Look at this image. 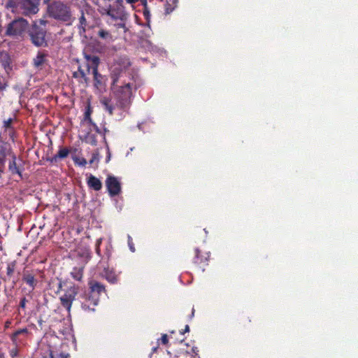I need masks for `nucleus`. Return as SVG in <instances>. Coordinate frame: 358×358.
<instances>
[{"label": "nucleus", "instance_id": "nucleus-16", "mask_svg": "<svg viewBox=\"0 0 358 358\" xmlns=\"http://www.w3.org/2000/svg\"><path fill=\"white\" fill-rule=\"evenodd\" d=\"M90 69H86L87 73L83 69H78L77 71L73 73V77L78 79L80 83H86L87 80V73H90Z\"/></svg>", "mask_w": 358, "mask_h": 358}, {"label": "nucleus", "instance_id": "nucleus-9", "mask_svg": "<svg viewBox=\"0 0 358 358\" xmlns=\"http://www.w3.org/2000/svg\"><path fill=\"white\" fill-rule=\"evenodd\" d=\"M87 285V292H89V294H91V296H93V298L96 299L97 301L99 302L100 296L102 294H105L106 292L104 285L94 279L89 280Z\"/></svg>", "mask_w": 358, "mask_h": 358}, {"label": "nucleus", "instance_id": "nucleus-41", "mask_svg": "<svg viewBox=\"0 0 358 358\" xmlns=\"http://www.w3.org/2000/svg\"><path fill=\"white\" fill-rule=\"evenodd\" d=\"M189 325H186L185 327V329L180 331V334H184L185 333L189 332Z\"/></svg>", "mask_w": 358, "mask_h": 358}, {"label": "nucleus", "instance_id": "nucleus-37", "mask_svg": "<svg viewBox=\"0 0 358 358\" xmlns=\"http://www.w3.org/2000/svg\"><path fill=\"white\" fill-rule=\"evenodd\" d=\"M27 299H26V297H23L20 302V307L22 309H25L26 308V303L27 302Z\"/></svg>", "mask_w": 358, "mask_h": 358}, {"label": "nucleus", "instance_id": "nucleus-31", "mask_svg": "<svg viewBox=\"0 0 358 358\" xmlns=\"http://www.w3.org/2000/svg\"><path fill=\"white\" fill-rule=\"evenodd\" d=\"M0 57L3 60V63L1 64L2 67H3V68L9 67V66H10V62H9L10 59H9V57H8V54H6V53H1Z\"/></svg>", "mask_w": 358, "mask_h": 358}, {"label": "nucleus", "instance_id": "nucleus-5", "mask_svg": "<svg viewBox=\"0 0 358 358\" xmlns=\"http://www.w3.org/2000/svg\"><path fill=\"white\" fill-rule=\"evenodd\" d=\"M28 27V22L22 17L11 21L7 26L6 35L13 37L22 36Z\"/></svg>", "mask_w": 358, "mask_h": 358}, {"label": "nucleus", "instance_id": "nucleus-32", "mask_svg": "<svg viewBox=\"0 0 358 358\" xmlns=\"http://www.w3.org/2000/svg\"><path fill=\"white\" fill-rule=\"evenodd\" d=\"M19 350L17 345L9 350V355L11 358H17L18 357Z\"/></svg>", "mask_w": 358, "mask_h": 358}, {"label": "nucleus", "instance_id": "nucleus-36", "mask_svg": "<svg viewBox=\"0 0 358 358\" xmlns=\"http://www.w3.org/2000/svg\"><path fill=\"white\" fill-rule=\"evenodd\" d=\"M113 5L116 6L117 8H122L124 10V6L123 5V0H115Z\"/></svg>", "mask_w": 358, "mask_h": 358}, {"label": "nucleus", "instance_id": "nucleus-13", "mask_svg": "<svg viewBox=\"0 0 358 358\" xmlns=\"http://www.w3.org/2000/svg\"><path fill=\"white\" fill-rule=\"evenodd\" d=\"M8 171L12 175L17 174L20 179L22 178V170L17 166L16 163V157L15 155H12V160L9 162Z\"/></svg>", "mask_w": 358, "mask_h": 358}, {"label": "nucleus", "instance_id": "nucleus-25", "mask_svg": "<svg viewBox=\"0 0 358 358\" xmlns=\"http://www.w3.org/2000/svg\"><path fill=\"white\" fill-rule=\"evenodd\" d=\"M28 332L29 331L27 328L20 329L15 331L11 336V340L13 343L17 345V337L21 334H27Z\"/></svg>", "mask_w": 358, "mask_h": 358}, {"label": "nucleus", "instance_id": "nucleus-29", "mask_svg": "<svg viewBox=\"0 0 358 358\" xmlns=\"http://www.w3.org/2000/svg\"><path fill=\"white\" fill-rule=\"evenodd\" d=\"M93 69V75L95 81V85L98 87L99 85L101 84V75L98 73V69Z\"/></svg>", "mask_w": 358, "mask_h": 358}, {"label": "nucleus", "instance_id": "nucleus-38", "mask_svg": "<svg viewBox=\"0 0 358 358\" xmlns=\"http://www.w3.org/2000/svg\"><path fill=\"white\" fill-rule=\"evenodd\" d=\"M62 289V281L60 280L57 284V289L55 292L56 294H58L61 292Z\"/></svg>", "mask_w": 358, "mask_h": 358}, {"label": "nucleus", "instance_id": "nucleus-14", "mask_svg": "<svg viewBox=\"0 0 358 358\" xmlns=\"http://www.w3.org/2000/svg\"><path fill=\"white\" fill-rule=\"evenodd\" d=\"M208 261V256L201 255V251L198 248H196L195 257L193 259V263L199 268H201L202 266L207 264Z\"/></svg>", "mask_w": 358, "mask_h": 358}, {"label": "nucleus", "instance_id": "nucleus-2", "mask_svg": "<svg viewBox=\"0 0 358 358\" xmlns=\"http://www.w3.org/2000/svg\"><path fill=\"white\" fill-rule=\"evenodd\" d=\"M47 12L50 17L67 24H71L74 20L71 6L61 1H53L50 3L48 5Z\"/></svg>", "mask_w": 358, "mask_h": 358}, {"label": "nucleus", "instance_id": "nucleus-43", "mask_svg": "<svg viewBox=\"0 0 358 358\" xmlns=\"http://www.w3.org/2000/svg\"><path fill=\"white\" fill-rule=\"evenodd\" d=\"M138 0H126L127 3L134 4L138 2Z\"/></svg>", "mask_w": 358, "mask_h": 358}, {"label": "nucleus", "instance_id": "nucleus-34", "mask_svg": "<svg viewBox=\"0 0 358 358\" xmlns=\"http://www.w3.org/2000/svg\"><path fill=\"white\" fill-rule=\"evenodd\" d=\"M128 245H129V249L131 252H135V248H134V244L132 241V238L130 236H128Z\"/></svg>", "mask_w": 358, "mask_h": 358}, {"label": "nucleus", "instance_id": "nucleus-10", "mask_svg": "<svg viewBox=\"0 0 358 358\" xmlns=\"http://www.w3.org/2000/svg\"><path fill=\"white\" fill-rule=\"evenodd\" d=\"M106 186L110 196L113 197L120 194L122 191L121 183L117 178L108 176L106 180Z\"/></svg>", "mask_w": 358, "mask_h": 358}, {"label": "nucleus", "instance_id": "nucleus-7", "mask_svg": "<svg viewBox=\"0 0 358 358\" xmlns=\"http://www.w3.org/2000/svg\"><path fill=\"white\" fill-rule=\"evenodd\" d=\"M79 287L75 285L69 286L64 290V293L59 297L60 303L68 313H70L73 301L78 294Z\"/></svg>", "mask_w": 358, "mask_h": 358}, {"label": "nucleus", "instance_id": "nucleus-48", "mask_svg": "<svg viewBox=\"0 0 358 358\" xmlns=\"http://www.w3.org/2000/svg\"><path fill=\"white\" fill-rule=\"evenodd\" d=\"M43 358H46V357H43Z\"/></svg>", "mask_w": 358, "mask_h": 358}, {"label": "nucleus", "instance_id": "nucleus-12", "mask_svg": "<svg viewBox=\"0 0 358 358\" xmlns=\"http://www.w3.org/2000/svg\"><path fill=\"white\" fill-rule=\"evenodd\" d=\"M84 57L87 62V67H98L99 65L100 59L96 55L85 50Z\"/></svg>", "mask_w": 358, "mask_h": 358}, {"label": "nucleus", "instance_id": "nucleus-39", "mask_svg": "<svg viewBox=\"0 0 358 358\" xmlns=\"http://www.w3.org/2000/svg\"><path fill=\"white\" fill-rule=\"evenodd\" d=\"M143 15L146 19H148L150 16V11L148 10L146 7L143 10Z\"/></svg>", "mask_w": 358, "mask_h": 358}, {"label": "nucleus", "instance_id": "nucleus-33", "mask_svg": "<svg viewBox=\"0 0 358 358\" xmlns=\"http://www.w3.org/2000/svg\"><path fill=\"white\" fill-rule=\"evenodd\" d=\"M73 160H74L76 164H78L80 166H84L87 164V161L84 158L79 159V158L76 157V158L73 159Z\"/></svg>", "mask_w": 358, "mask_h": 358}, {"label": "nucleus", "instance_id": "nucleus-11", "mask_svg": "<svg viewBox=\"0 0 358 358\" xmlns=\"http://www.w3.org/2000/svg\"><path fill=\"white\" fill-rule=\"evenodd\" d=\"M13 119L10 117L3 122V136L5 140H10L15 142L16 138V131L13 126Z\"/></svg>", "mask_w": 358, "mask_h": 358}, {"label": "nucleus", "instance_id": "nucleus-17", "mask_svg": "<svg viewBox=\"0 0 358 358\" xmlns=\"http://www.w3.org/2000/svg\"><path fill=\"white\" fill-rule=\"evenodd\" d=\"M70 150L67 148H60L58 152L49 159L51 163L57 162L59 159H64L68 157Z\"/></svg>", "mask_w": 358, "mask_h": 358}, {"label": "nucleus", "instance_id": "nucleus-46", "mask_svg": "<svg viewBox=\"0 0 358 358\" xmlns=\"http://www.w3.org/2000/svg\"><path fill=\"white\" fill-rule=\"evenodd\" d=\"M0 358H5L4 354L0 352Z\"/></svg>", "mask_w": 358, "mask_h": 358}, {"label": "nucleus", "instance_id": "nucleus-40", "mask_svg": "<svg viewBox=\"0 0 358 358\" xmlns=\"http://www.w3.org/2000/svg\"><path fill=\"white\" fill-rule=\"evenodd\" d=\"M94 129V130L100 134L101 133V131H100V129L99 128V127L92 121V124H90Z\"/></svg>", "mask_w": 358, "mask_h": 358}, {"label": "nucleus", "instance_id": "nucleus-19", "mask_svg": "<svg viewBox=\"0 0 358 358\" xmlns=\"http://www.w3.org/2000/svg\"><path fill=\"white\" fill-rule=\"evenodd\" d=\"M8 73L6 69H0V91H2L8 86Z\"/></svg>", "mask_w": 358, "mask_h": 358}, {"label": "nucleus", "instance_id": "nucleus-30", "mask_svg": "<svg viewBox=\"0 0 358 358\" xmlns=\"http://www.w3.org/2000/svg\"><path fill=\"white\" fill-rule=\"evenodd\" d=\"M69 354L64 353H57L54 351L50 350L49 353V358H67L69 357Z\"/></svg>", "mask_w": 358, "mask_h": 358}, {"label": "nucleus", "instance_id": "nucleus-24", "mask_svg": "<svg viewBox=\"0 0 358 358\" xmlns=\"http://www.w3.org/2000/svg\"><path fill=\"white\" fill-rule=\"evenodd\" d=\"M92 113V108L91 107L90 103L88 102L87 106H85V111L84 114V120L87 121L89 124H92V119L91 117V115Z\"/></svg>", "mask_w": 358, "mask_h": 358}, {"label": "nucleus", "instance_id": "nucleus-35", "mask_svg": "<svg viewBox=\"0 0 358 358\" xmlns=\"http://www.w3.org/2000/svg\"><path fill=\"white\" fill-rule=\"evenodd\" d=\"M160 341H161V343L162 345H167L168 343H169V339H168L167 334H162V337L160 338Z\"/></svg>", "mask_w": 358, "mask_h": 358}, {"label": "nucleus", "instance_id": "nucleus-15", "mask_svg": "<svg viewBox=\"0 0 358 358\" xmlns=\"http://www.w3.org/2000/svg\"><path fill=\"white\" fill-rule=\"evenodd\" d=\"M87 183L88 187L94 191H99L102 188V183L101 180L92 175H90V176L87 178Z\"/></svg>", "mask_w": 358, "mask_h": 358}, {"label": "nucleus", "instance_id": "nucleus-1", "mask_svg": "<svg viewBox=\"0 0 358 358\" xmlns=\"http://www.w3.org/2000/svg\"><path fill=\"white\" fill-rule=\"evenodd\" d=\"M129 69H115L113 71L110 96H104L100 99V103L110 115H113L115 110L127 113L132 103V88L136 90L140 87Z\"/></svg>", "mask_w": 358, "mask_h": 358}, {"label": "nucleus", "instance_id": "nucleus-22", "mask_svg": "<svg viewBox=\"0 0 358 358\" xmlns=\"http://www.w3.org/2000/svg\"><path fill=\"white\" fill-rule=\"evenodd\" d=\"M83 273H84V267L83 266H79V267H74L71 272V277L77 280V281H81L83 278Z\"/></svg>", "mask_w": 358, "mask_h": 358}, {"label": "nucleus", "instance_id": "nucleus-18", "mask_svg": "<svg viewBox=\"0 0 358 358\" xmlns=\"http://www.w3.org/2000/svg\"><path fill=\"white\" fill-rule=\"evenodd\" d=\"M104 278L110 283L115 284L117 282V277L113 271L104 268L103 273Z\"/></svg>", "mask_w": 358, "mask_h": 358}, {"label": "nucleus", "instance_id": "nucleus-3", "mask_svg": "<svg viewBox=\"0 0 358 358\" xmlns=\"http://www.w3.org/2000/svg\"><path fill=\"white\" fill-rule=\"evenodd\" d=\"M41 0H7L5 7L13 13H20L24 15L36 14L39 10Z\"/></svg>", "mask_w": 358, "mask_h": 358}, {"label": "nucleus", "instance_id": "nucleus-42", "mask_svg": "<svg viewBox=\"0 0 358 358\" xmlns=\"http://www.w3.org/2000/svg\"><path fill=\"white\" fill-rule=\"evenodd\" d=\"M101 243V240L98 241H97V245H96V253L100 255V248H99V244Z\"/></svg>", "mask_w": 358, "mask_h": 358}, {"label": "nucleus", "instance_id": "nucleus-26", "mask_svg": "<svg viewBox=\"0 0 358 358\" xmlns=\"http://www.w3.org/2000/svg\"><path fill=\"white\" fill-rule=\"evenodd\" d=\"M116 62L120 67H129L131 65L130 61L127 56L120 57Z\"/></svg>", "mask_w": 358, "mask_h": 358}, {"label": "nucleus", "instance_id": "nucleus-6", "mask_svg": "<svg viewBox=\"0 0 358 358\" xmlns=\"http://www.w3.org/2000/svg\"><path fill=\"white\" fill-rule=\"evenodd\" d=\"M110 0H105V6H99L98 10L102 15H108L113 20H124L126 19V13L125 10L122 8H117L115 5L106 4V1H109Z\"/></svg>", "mask_w": 358, "mask_h": 358}, {"label": "nucleus", "instance_id": "nucleus-4", "mask_svg": "<svg viewBox=\"0 0 358 358\" xmlns=\"http://www.w3.org/2000/svg\"><path fill=\"white\" fill-rule=\"evenodd\" d=\"M44 21L41 20L40 24L34 23L29 30V36L31 43L37 47L47 46L48 43L45 38L46 28Z\"/></svg>", "mask_w": 358, "mask_h": 358}, {"label": "nucleus", "instance_id": "nucleus-21", "mask_svg": "<svg viewBox=\"0 0 358 358\" xmlns=\"http://www.w3.org/2000/svg\"><path fill=\"white\" fill-rule=\"evenodd\" d=\"M22 280L25 282L31 288V289H34L36 285V280L34 275L28 272L24 273Z\"/></svg>", "mask_w": 358, "mask_h": 358}, {"label": "nucleus", "instance_id": "nucleus-27", "mask_svg": "<svg viewBox=\"0 0 358 358\" xmlns=\"http://www.w3.org/2000/svg\"><path fill=\"white\" fill-rule=\"evenodd\" d=\"M79 26H78V29L80 30V32L83 31V32H85V27L87 25V20H86V18L84 15V13L83 12H82V15L81 16L79 17Z\"/></svg>", "mask_w": 358, "mask_h": 358}, {"label": "nucleus", "instance_id": "nucleus-20", "mask_svg": "<svg viewBox=\"0 0 358 358\" xmlns=\"http://www.w3.org/2000/svg\"><path fill=\"white\" fill-rule=\"evenodd\" d=\"M47 55L43 52H39L37 56L34 59V64L36 66L48 65Z\"/></svg>", "mask_w": 358, "mask_h": 358}, {"label": "nucleus", "instance_id": "nucleus-28", "mask_svg": "<svg viewBox=\"0 0 358 358\" xmlns=\"http://www.w3.org/2000/svg\"><path fill=\"white\" fill-rule=\"evenodd\" d=\"M15 262H12L7 264L6 274L8 276L10 277L13 274L15 269Z\"/></svg>", "mask_w": 358, "mask_h": 358}, {"label": "nucleus", "instance_id": "nucleus-47", "mask_svg": "<svg viewBox=\"0 0 358 358\" xmlns=\"http://www.w3.org/2000/svg\"><path fill=\"white\" fill-rule=\"evenodd\" d=\"M194 309L192 308V313H191V317H192L194 316Z\"/></svg>", "mask_w": 358, "mask_h": 358}, {"label": "nucleus", "instance_id": "nucleus-23", "mask_svg": "<svg viewBox=\"0 0 358 358\" xmlns=\"http://www.w3.org/2000/svg\"><path fill=\"white\" fill-rule=\"evenodd\" d=\"M97 35L99 37L106 40L108 42L113 41V38L112 34L107 30L100 29L99 30Z\"/></svg>", "mask_w": 358, "mask_h": 358}, {"label": "nucleus", "instance_id": "nucleus-45", "mask_svg": "<svg viewBox=\"0 0 358 358\" xmlns=\"http://www.w3.org/2000/svg\"><path fill=\"white\" fill-rule=\"evenodd\" d=\"M94 159H96V156L94 155L92 156V159L90 161V164H92Z\"/></svg>", "mask_w": 358, "mask_h": 358}, {"label": "nucleus", "instance_id": "nucleus-8", "mask_svg": "<svg viewBox=\"0 0 358 358\" xmlns=\"http://www.w3.org/2000/svg\"><path fill=\"white\" fill-rule=\"evenodd\" d=\"M80 303L81 308L84 311L86 312H94L95 311L96 306H98L99 301L96 299L91 296L89 292H85L80 296Z\"/></svg>", "mask_w": 358, "mask_h": 358}, {"label": "nucleus", "instance_id": "nucleus-44", "mask_svg": "<svg viewBox=\"0 0 358 358\" xmlns=\"http://www.w3.org/2000/svg\"><path fill=\"white\" fill-rule=\"evenodd\" d=\"M173 8L171 7L166 6V13L169 14L172 11Z\"/></svg>", "mask_w": 358, "mask_h": 358}]
</instances>
